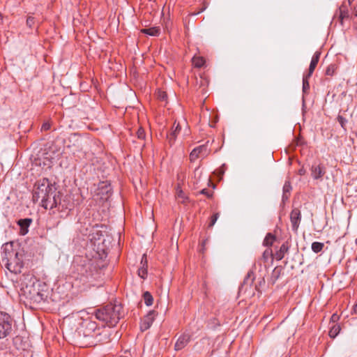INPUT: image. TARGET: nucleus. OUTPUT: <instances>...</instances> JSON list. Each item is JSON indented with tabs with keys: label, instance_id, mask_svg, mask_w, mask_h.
<instances>
[{
	"label": "nucleus",
	"instance_id": "obj_12",
	"mask_svg": "<svg viewBox=\"0 0 357 357\" xmlns=\"http://www.w3.org/2000/svg\"><path fill=\"white\" fill-rule=\"evenodd\" d=\"M289 245L287 241L284 243L280 248L278 250L275 252V253L273 255L274 257L276 259V260L280 261L282 259L285 255L289 252Z\"/></svg>",
	"mask_w": 357,
	"mask_h": 357
},
{
	"label": "nucleus",
	"instance_id": "obj_1",
	"mask_svg": "<svg viewBox=\"0 0 357 357\" xmlns=\"http://www.w3.org/2000/svg\"><path fill=\"white\" fill-rule=\"evenodd\" d=\"M2 249L1 264L11 273H21L24 266L23 256L18 250L14 248V243L11 241L5 243Z\"/></svg>",
	"mask_w": 357,
	"mask_h": 357
},
{
	"label": "nucleus",
	"instance_id": "obj_28",
	"mask_svg": "<svg viewBox=\"0 0 357 357\" xmlns=\"http://www.w3.org/2000/svg\"><path fill=\"white\" fill-rule=\"evenodd\" d=\"M219 218V213H216L215 214H213L211 218V221H210V223L208 225V227H212L215 222L217 221L218 218Z\"/></svg>",
	"mask_w": 357,
	"mask_h": 357
},
{
	"label": "nucleus",
	"instance_id": "obj_31",
	"mask_svg": "<svg viewBox=\"0 0 357 357\" xmlns=\"http://www.w3.org/2000/svg\"><path fill=\"white\" fill-rule=\"evenodd\" d=\"M337 121L340 123V124L341 125L342 128L345 129V125L347 122V119L345 118H344L342 116L339 115L337 116Z\"/></svg>",
	"mask_w": 357,
	"mask_h": 357
},
{
	"label": "nucleus",
	"instance_id": "obj_41",
	"mask_svg": "<svg viewBox=\"0 0 357 357\" xmlns=\"http://www.w3.org/2000/svg\"><path fill=\"white\" fill-rule=\"evenodd\" d=\"M337 315H336V314H333V315L332 316V317H331V319H332V320H333V321H335V319H337Z\"/></svg>",
	"mask_w": 357,
	"mask_h": 357
},
{
	"label": "nucleus",
	"instance_id": "obj_35",
	"mask_svg": "<svg viewBox=\"0 0 357 357\" xmlns=\"http://www.w3.org/2000/svg\"><path fill=\"white\" fill-rule=\"evenodd\" d=\"M50 123L49 122H45L41 126V130L46 131L50 129Z\"/></svg>",
	"mask_w": 357,
	"mask_h": 357
},
{
	"label": "nucleus",
	"instance_id": "obj_32",
	"mask_svg": "<svg viewBox=\"0 0 357 357\" xmlns=\"http://www.w3.org/2000/svg\"><path fill=\"white\" fill-rule=\"evenodd\" d=\"M34 24H35V18L33 17L29 16L26 20V25L29 27L32 28L33 26L34 25Z\"/></svg>",
	"mask_w": 357,
	"mask_h": 357
},
{
	"label": "nucleus",
	"instance_id": "obj_11",
	"mask_svg": "<svg viewBox=\"0 0 357 357\" xmlns=\"http://www.w3.org/2000/svg\"><path fill=\"white\" fill-rule=\"evenodd\" d=\"M190 335L188 334L181 335L175 343V350L178 351L183 349L190 342Z\"/></svg>",
	"mask_w": 357,
	"mask_h": 357
},
{
	"label": "nucleus",
	"instance_id": "obj_39",
	"mask_svg": "<svg viewBox=\"0 0 357 357\" xmlns=\"http://www.w3.org/2000/svg\"><path fill=\"white\" fill-rule=\"evenodd\" d=\"M273 275H275V278H276V279L278 278L279 273L276 271V269H275V270L273 271Z\"/></svg>",
	"mask_w": 357,
	"mask_h": 357
},
{
	"label": "nucleus",
	"instance_id": "obj_26",
	"mask_svg": "<svg viewBox=\"0 0 357 357\" xmlns=\"http://www.w3.org/2000/svg\"><path fill=\"white\" fill-rule=\"evenodd\" d=\"M336 70L337 66L334 63H331L327 67L326 70V75L328 76H333L335 73Z\"/></svg>",
	"mask_w": 357,
	"mask_h": 357
},
{
	"label": "nucleus",
	"instance_id": "obj_36",
	"mask_svg": "<svg viewBox=\"0 0 357 357\" xmlns=\"http://www.w3.org/2000/svg\"><path fill=\"white\" fill-rule=\"evenodd\" d=\"M201 194H203L206 195L207 197H212V192H211L208 189L204 188L200 191Z\"/></svg>",
	"mask_w": 357,
	"mask_h": 357
},
{
	"label": "nucleus",
	"instance_id": "obj_7",
	"mask_svg": "<svg viewBox=\"0 0 357 357\" xmlns=\"http://www.w3.org/2000/svg\"><path fill=\"white\" fill-rule=\"evenodd\" d=\"M301 220V211L297 208H293L290 213V221L291 223L292 229L294 231H297L299 225Z\"/></svg>",
	"mask_w": 357,
	"mask_h": 357
},
{
	"label": "nucleus",
	"instance_id": "obj_6",
	"mask_svg": "<svg viewBox=\"0 0 357 357\" xmlns=\"http://www.w3.org/2000/svg\"><path fill=\"white\" fill-rule=\"evenodd\" d=\"M24 295L31 303L38 304L43 301V294L34 287L26 286L24 289Z\"/></svg>",
	"mask_w": 357,
	"mask_h": 357
},
{
	"label": "nucleus",
	"instance_id": "obj_38",
	"mask_svg": "<svg viewBox=\"0 0 357 357\" xmlns=\"http://www.w3.org/2000/svg\"><path fill=\"white\" fill-rule=\"evenodd\" d=\"M298 174L300 175H304L305 174V170L303 168H301L298 170Z\"/></svg>",
	"mask_w": 357,
	"mask_h": 357
},
{
	"label": "nucleus",
	"instance_id": "obj_5",
	"mask_svg": "<svg viewBox=\"0 0 357 357\" xmlns=\"http://www.w3.org/2000/svg\"><path fill=\"white\" fill-rule=\"evenodd\" d=\"M12 331V319L10 315L0 312V339L8 336Z\"/></svg>",
	"mask_w": 357,
	"mask_h": 357
},
{
	"label": "nucleus",
	"instance_id": "obj_14",
	"mask_svg": "<svg viewBox=\"0 0 357 357\" xmlns=\"http://www.w3.org/2000/svg\"><path fill=\"white\" fill-rule=\"evenodd\" d=\"M180 130H181L180 125L177 124L176 126H175V123H174V126L172 128V130L169 133H168L167 135V139L170 145H172L174 143L176 138L177 137V135L179 133Z\"/></svg>",
	"mask_w": 357,
	"mask_h": 357
},
{
	"label": "nucleus",
	"instance_id": "obj_16",
	"mask_svg": "<svg viewBox=\"0 0 357 357\" xmlns=\"http://www.w3.org/2000/svg\"><path fill=\"white\" fill-rule=\"evenodd\" d=\"M320 55H321V53L319 52H316L312 58V60H311V62H310V67H309V70H308V73L307 74V77H311L318 62H319V57H320Z\"/></svg>",
	"mask_w": 357,
	"mask_h": 357
},
{
	"label": "nucleus",
	"instance_id": "obj_21",
	"mask_svg": "<svg viewBox=\"0 0 357 357\" xmlns=\"http://www.w3.org/2000/svg\"><path fill=\"white\" fill-rule=\"evenodd\" d=\"M192 63L196 68H201L204 66L205 60L201 56H195L192 59Z\"/></svg>",
	"mask_w": 357,
	"mask_h": 357
},
{
	"label": "nucleus",
	"instance_id": "obj_15",
	"mask_svg": "<svg viewBox=\"0 0 357 357\" xmlns=\"http://www.w3.org/2000/svg\"><path fill=\"white\" fill-rule=\"evenodd\" d=\"M32 220L30 218L21 219L18 221V225L20 227V234L25 235L28 233V228L30 226Z\"/></svg>",
	"mask_w": 357,
	"mask_h": 357
},
{
	"label": "nucleus",
	"instance_id": "obj_3",
	"mask_svg": "<svg viewBox=\"0 0 357 357\" xmlns=\"http://www.w3.org/2000/svg\"><path fill=\"white\" fill-rule=\"evenodd\" d=\"M54 184L51 183L47 178H43L35 184L33 190V201L40 202L42 204L45 199L50 192Z\"/></svg>",
	"mask_w": 357,
	"mask_h": 357
},
{
	"label": "nucleus",
	"instance_id": "obj_27",
	"mask_svg": "<svg viewBox=\"0 0 357 357\" xmlns=\"http://www.w3.org/2000/svg\"><path fill=\"white\" fill-rule=\"evenodd\" d=\"M310 77H307V75H304L303 79V91L306 93L310 89V84L308 79Z\"/></svg>",
	"mask_w": 357,
	"mask_h": 357
},
{
	"label": "nucleus",
	"instance_id": "obj_8",
	"mask_svg": "<svg viewBox=\"0 0 357 357\" xmlns=\"http://www.w3.org/2000/svg\"><path fill=\"white\" fill-rule=\"evenodd\" d=\"M207 147L205 145H202L195 148L190 154V160L191 162L195 161L199 157H204L207 155Z\"/></svg>",
	"mask_w": 357,
	"mask_h": 357
},
{
	"label": "nucleus",
	"instance_id": "obj_17",
	"mask_svg": "<svg viewBox=\"0 0 357 357\" xmlns=\"http://www.w3.org/2000/svg\"><path fill=\"white\" fill-rule=\"evenodd\" d=\"M142 266L138 269V275L143 279L147 276V259L146 255H143L142 261Z\"/></svg>",
	"mask_w": 357,
	"mask_h": 357
},
{
	"label": "nucleus",
	"instance_id": "obj_10",
	"mask_svg": "<svg viewBox=\"0 0 357 357\" xmlns=\"http://www.w3.org/2000/svg\"><path fill=\"white\" fill-rule=\"evenodd\" d=\"M325 173V168L321 164L313 165L311 167V175L315 180L321 179Z\"/></svg>",
	"mask_w": 357,
	"mask_h": 357
},
{
	"label": "nucleus",
	"instance_id": "obj_37",
	"mask_svg": "<svg viewBox=\"0 0 357 357\" xmlns=\"http://www.w3.org/2000/svg\"><path fill=\"white\" fill-rule=\"evenodd\" d=\"M86 266V264L82 265V267L80 268V269L78 268H77V271H80V273L82 274V275H84L85 273H87V269L85 268V266Z\"/></svg>",
	"mask_w": 357,
	"mask_h": 357
},
{
	"label": "nucleus",
	"instance_id": "obj_9",
	"mask_svg": "<svg viewBox=\"0 0 357 357\" xmlns=\"http://www.w3.org/2000/svg\"><path fill=\"white\" fill-rule=\"evenodd\" d=\"M155 311H150L142 320L140 329L142 331H146L152 325L154 321Z\"/></svg>",
	"mask_w": 357,
	"mask_h": 357
},
{
	"label": "nucleus",
	"instance_id": "obj_43",
	"mask_svg": "<svg viewBox=\"0 0 357 357\" xmlns=\"http://www.w3.org/2000/svg\"><path fill=\"white\" fill-rule=\"evenodd\" d=\"M356 244H357V239L356 240Z\"/></svg>",
	"mask_w": 357,
	"mask_h": 357
},
{
	"label": "nucleus",
	"instance_id": "obj_40",
	"mask_svg": "<svg viewBox=\"0 0 357 357\" xmlns=\"http://www.w3.org/2000/svg\"><path fill=\"white\" fill-rule=\"evenodd\" d=\"M353 310L355 313L357 314V304H356L354 307H353Z\"/></svg>",
	"mask_w": 357,
	"mask_h": 357
},
{
	"label": "nucleus",
	"instance_id": "obj_23",
	"mask_svg": "<svg viewBox=\"0 0 357 357\" xmlns=\"http://www.w3.org/2000/svg\"><path fill=\"white\" fill-rule=\"evenodd\" d=\"M274 257V255L273 254V251L271 250V248H267L264 252H263V255H262V259L264 260V262H266L269 258H273Z\"/></svg>",
	"mask_w": 357,
	"mask_h": 357
},
{
	"label": "nucleus",
	"instance_id": "obj_13",
	"mask_svg": "<svg viewBox=\"0 0 357 357\" xmlns=\"http://www.w3.org/2000/svg\"><path fill=\"white\" fill-rule=\"evenodd\" d=\"M100 226L96 225L93 226L89 233H86L85 235H88L91 241H96L100 239L102 236V231L100 229Z\"/></svg>",
	"mask_w": 357,
	"mask_h": 357
},
{
	"label": "nucleus",
	"instance_id": "obj_42",
	"mask_svg": "<svg viewBox=\"0 0 357 357\" xmlns=\"http://www.w3.org/2000/svg\"><path fill=\"white\" fill-rule=\"evenodd\" d=\"M224 174V169H221L220 174L222 175Z\"/></svg>",
	"mask_w": 357,
	"mask_h": 357
},
{
	"label": "nucleus",
	"instance_id": "obj_24",
	"mask_svg": "<svg viewBox=\"0 0 357 357\" xmlns=\"http://www.w3.org/2000/svg\"><path fill=\"white\" fill-rule=\"evenodd\" d=\"M144 303L147 306H150L153 304V298L149 291H145L143 294Z\"/></svg>",
	"mask_w": 357,
	"mask_h": 357
},
{
	"label": "nucleus",
	"instance_id": "obj_30",
	"mask_svg": "<svg viewBox=\"0 0 357 357\" xmlns=\"http://www.w3.org/2000/svg\"><path fill=\"white\" fill-rule=\"evenodd\" d=\"M176 196L178 198H181L183 202H184V199H186L183 190L179 187H178L176 190Z\"/></svg>",
	"mask_w": 357,
	"mask_h": 357
},
{
	"label": "nucleus",
	"instance_id": "obj_20",
	"mask_svg": "<svg viewBox=\"0 0 357 357\" xmlns=\"http://www.w3.org/2000/svg\"><path fill=\"white\" fill-rule=\"evenodd\" d=\"M275 236L274 235L271 234V233H268L266 236V237L264 240L263 244H264V245L269 248L273 244V242L275 241Z\"/></svg>",
	"mask_w": 357,
	"mask_h": 357
},
{
	"label": "nucleus",
	"instance_id": "obj_19",
	"mask_svg": "<svg viewBox=\"0 0 357 357\" xmlns=\"http://www.w3.org/2000/svg\"><path fill=\"white\" fill-rule=\"evenodd\" d=\"M141 32L151 36H157L160 34V29L159 27L153 26L149 29H143Z\"/></svg>",
	"mask_w": 357,
	"mask_h": 357
},
{
	"label": "nucleus",
	"instance_id": "obj_18",
	"mask_svg": "<svg viewBox=\"0 0 357 357\" xmlns=\"http://www.w3.org/2000/svg\"><path fill=\"white\" fill-rule=\"evenodd\" d=\"M99 190L100 191L99 194L104 195L105 193L106 195V197H102V199H107L111 195L112 188L109 184H107L106 183L104 182L102 183L100 187L99 188Z\"/></svg>",
	"mask_w": 357,
	"mask_h": 357
},
{
	"label": "nucleus",
	"instance_id": "obj_2",
	"mask_svg": "<svg viewBox=\"0 0 357 357\" xmlns=\"http://www.w3.org/2000/svg\"><path fill=\"white\" fill-rule=\"evenodd\" d=\"M95 316L107 326L112 327L116 326L123 316V307L121 305L108 304L97 310Z\"/></svg>",
	"mask_w": 357,
	"mask_h": 357
},
{
	"label": "nucleus",
	"instance_id": "obj_34",
	"mask_svg": "<svg viewBox=\"0 0 357 357\" xmlns=\"http://www.w3.org/2000/svg\"><path fill=\"white\" fill-rule=\"evenodd\" d=\"M291 189V187L290 185V183L289 182H286L284 185V187H283V191H284V195H283V197H284L285 194L287 192H289L290 190Z\"/></svg>",
	"mask_w": 357,
	"mask_h": 357
},
{
	"label": "nucleus",
	"instance_id": "obj_25",
	"mask_svg": "<svg viewBox=\"0 0 357 357\" xmlns=\"http://www.w3.org/2000/svg\"><path fill=\"white\" fill-rule=\"evenodd\" d=\"M324 243L320 242H314L312 244V250L314 252L318 253L322 250L324 248Z\"/></svg>",
	"mask_w": 357,
	"mask_h": 357
},
{
	"label": "nucleus",
	"instance_id": "obj_33",
	"mask_svg": "<svg viewBox=\"0 0 357 357\" xmlns=\"http://www.w3.org/2000/svg\"><path fill=\"white\" fill-rule=\"evenodd\" d=\"M157 95L160 100H165L167 98V93L165 91H158Z\"/></svg>",
	"mask_w": 357,
	"mask_h": 357
},
{
	"label": "nucleus",
	"instance_id": "obj_29",
	"mask_svg": "<svg viewBox=\"0 0 357 357\" xmlns=\"http://www.w3.org/2000/svg\"><path fill=\"white\" fill-rule=\"evenodd\" d=\"M138 139H144L145 138V131L143 128H139L137 132Z\"/></svg>",
	"mask_w": 357,
	"mask_h": 357
},
{
	"label": "nucleus",
	"instance_id": "obj_22",
	"mask_svg": "<svg viewBox=\"0 0 357 357\" xmlns=\"http://www.w3.org/2000/svg\"><path fill=\"white\" fill-rule=\"evenodd\" d=\"M340 330L341 328L340 325L334 324L329 331V336L332 338H335L338 335Z\"/></svg>",
	"mask_w": 357,
	"mask_h": 357
},
{
	"label": "nucleus",
	"instance_id": "obj_4",
	"mask_svg": "<svg viewBox=\"0 0 357 357\" xmlns=\"http://www.w3.org/2000/svg\"><path fill=\"white\" fill-rule=\"evenodd\" d=\"M50 192L43 201L42 206L45 209H52L61 204L60 192L56 191L54 184L51 188Z\"/></svg>",
	"mask_w": 357,
	"mask_h": 357
}]
</instances>
